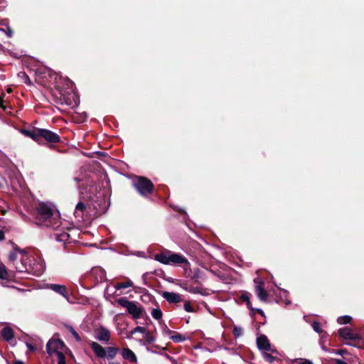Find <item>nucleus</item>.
<instances>
[{
	"mask_svg": "<svg viewBox=\"0 0 364 364\" xmlns=\"http://www.w3.org/2000/svg\"><path fill=\"white\" fill-rule=\"evenodd\" d=\"M298 364H314L311 360L306 359H299Z\"/></svg>",
	"mask_w": 364,
	"mask_h": 364,
	"instance_id": "c9c22d12",
	"label": "nucleus"
},
{
	"mask_svg": "<svg viewBox=\"0 0 364 364\" xmlns=\"http://www.w3.org/2000/svg\"><path fill=\"white\" fill-rule=\"evenodd\" d=\"M352 317L348 315L340 316L337 318V321L339 324H347L350 323Z\"/></svg>",
	"mask_w": 364,
	"mask_h": 364,
	"instance_id": "393cba45",
	"label": "nucleus"
},
{
	"mask_svg": "<svg viewBox=\"0 0 364 364\" xmlns=\"http://www.w3.org/2000/svg\"><path fill=\"white\" fill-rule=\"evenodd\" d=\"M262 357L267 363H272L276 360V358L272 355L269 353H267V351L262 353Z\"/></svg>",
	"mask_w": 364,
	"mask_h": 364,
	"instance_id": "cd10ccee",
	"label": "nucleus"
},
{
	"mask_svg": "<svg viewBox=\"0 0 364 364\" xmlns=\"http://www.w3.org/2000/svg\"><path fill=\"white\" fill-rule=\"evenodd\" d=\"M53 355L56 356L58 364H65V355L63 354V350L58 353H55Z\"/></svg>",
	"mask_w": 364,
	"mask_h": 364,
	"instance_id": "bb28decb",
	"label": "nucleus"
},
{
	"mask_svg": "<svg viewBox=\"0 0 364 364\" xmlns=\"http://www.w3.org/2000/svg\"><path fill=\"white\" fill-rule=\"evenodd\" d=\"M184 310L187 312H194L195 310L188 301L185 302L183 305Z\"/></svg>",
	"mask_w": 364,
	"mask_h": 364,
	"instance_id": "f704fd0d",
	"label": "nucleus"
},
{
	"mask_svg": "<svg viewBox=\"0 0 364 364\" xmlns=\"http://www.w3.org/2000/svg\"><path fill=\"white\" fill-rule=\"evenodd\" d=\"M14 364H24L23 362L21 361V360H16Z\"/></svg>",
	"mask_w": 364,
	"mask_h": 364,
	"instance_id": "09e8293b",
	"label": "nucleus"
},
{
	"mask_svg": "<svg viewBox=\"0 0 364 364\" xmlns=\"http://www.w3.org/2000/svg\"><path fill=\"white\" fill-rule=\"evenodd\" d=\"M283 293L285 296L287 294V292L286 291H283Z\"/></svg>",
	"mask_w": 364,
	"mask_h": 364,
	"instance_id": "864d4df0",
	"label": "nucleus"
},
{
	"mask_svg": "<svg viewBox=\"0 0 364 364\" xmlns=\"http://www.w3.org/2000/svg\"><path fill=\"white\" fill-rule=\"evenodd\" d=\"M122 356L124 360L130 363H136L137 358L135 353L128 348H124L122 350Z\"/></svg>",
	"mask_w": 364,
	"mask_h": 364,
	"instance_id": "2eb2a0df",
	"label": "nucleus"
},
{
	"mask_svg": "<svg viewBox=\"0 0 364 364\" xmlns=\"http://www.w3.org/2000/svg\"><path fill=\"white\" fill-rule=\"evenodd\" d=\"M43 138L50 143H57L60 141V136L50 130L44 129H38V139Z\"/></svg>",
	"mask_w": 364,
	"mask_h": 364,
	"instance_id": "1a4fd4ad",
	"label": "nucleus"
},
{
	"mask_svg": "<svg viewBox=\"0 0 364 364\" xmlns=\"http://www.w3.org/2000/svg\"><path fill=\"white\" fill-rule=\"evenodd\" d=\"M46 289H50L63 296L68 302L70 301V298L68 295V292L67 288L65 285L59 284H47L45 287Z\"/></svg>",
	"mask_w": 364,
	"mask_h": 364,
	"instance_id": "6e6552de",
	"label": "nucleus"
},
{
	"mask_svg": "<svg viewBox=\"0 0 364 364\" xmlns=\"http://www.w3.org/2000/svg\"><path fill=\"white\" fill-rule=\"evenodd\" d=\"M109 364H119V363H115V362H111L109 363Z\"/></svg>",
	"mask_w": 364,
	"mask_h": 364,
	"instance_id": "603ef678",
	"label": "nucleus"
},
{
	"mask_svg": "<svg viewBox=\"0 0 364 364\" xmlns=\"http://www.w3.org/2000/svg\"><path fill=\"white\" fill-rule=\"evenodd\" d=\"M55 240L58 242H65L70 238V235L66 231L57 232L55 233Z\"/></svg>",
	"mask_w": 364,
	"mask_h": 364,
	"instance_id": "a211bd4d",
	"label": "nucleus"
},
{
	"mask_svg": "<svg viewBox=\"0 0 364 364\" xmlns=\"http://www.w3.org/2000/svg\"><path fill=\"white\" fill-rule=\"evenodd\" d=\"M119 351V348L116 347H107L106 348V357L108 359H113Z\"/></svg>",
	"mask_w": 364,
	"mask_h": 364,
	"instance_id": "4be33fe9",
	"label": "nucleus"
},
{
	"mask_svg": "<svg viewBox=\"0 0 364 364\" xmlns=\"http://www.w3.org/2000/svg\"><path fill=\"white\" fill-rule=\"evenodd\" d=\"M151 315L156 320H160L162 318L163 314L159 308H155L151 310Z\"/></svg>",
	"mask_w": 364,
	"mask_h": 364,
	"instance_id": "b1692460",
	"label": "nucleus"
},
{
	"mask_svg": "<svg viewBox=\"0 0 364 364\" xmlns=\"http://www.w3.org/2000/svg\"><path fill=\"white\" fill-rule=\"evenodd\" d=\"M251 310L255 311L258 312L259 314H261L262 316H264V311L260 309H253L252 308V309H251Z\"/></svg>",
	"mask_w": 364,
	"mask_h": 364,
	"instance_id": "a19ab883",
	"label": "nucleus"
},
{
	"mask_svg": "<svg viewBox=\"0 0 364 364\" xmlns=\"http://www.w3.org/2000/svg\"><path fill=\"white\" fill-rule=\"evenodd\" d=\"M21 254L19 262L16 264V272L36 277H39L44 272L45 264L42 258L29 257L26 251H22Z\"/></svg>",
	"mask_w": 364,
	"mask_h": 364,
	"instance_id": "f03ea898",
	"label": "nucleus"
},
{
	"mask_svg": "<svg viewBox=\"0 0 364 364\" xmlns=\"http://www.w3.org/2000/svg\"><path fill=\"white\" fill-rule=\"evenodd\" d=\"M170 338L175 343H181L186 340V337L179 333L171 336Z\"/></svg>",
	"mask_w": 364,
	"mask_h": 364,
	"instance_id": "a878e982",
	"label": "nucleus"
},
{
	"mask_svg": "<svg viewBox=\"0 0 364 364\" xmlns=\"http://www.w3.org/2000/svg\"><path fill=\"white\" fill-rule=\"evenodd\" d=\"M7 276V272L4 266H0V279H6Z\"/></svg>",
	"mask_w": 364,
	"mask_h": 364,
	"instance_id": "473e14b6",
	"label": "nucleus"
},
{
	"mask_svg": "<svg viewBox=\"0 0 364 364\" xmlns=\"http://www.w3.org/2000/svg\"><path fill=\"white\" fill-rule=\"evenodd\" d=\"M0 334L6 341H10L14 338V331L10 327L4 328Z\"/></svg>",
	"mask_w": 364,
	"mask_h": 364,
	"instance_id": "f3484780",
	"label": "nucleus"
},
{
	"mask_svg": "<svg viewBox=\"0 0 364 364\" xmlns=\"http://www.w3.org/2000/svg\"><path fill=\"white\" fill-rule=\"evenodd\" d=\"M65 345L60 340H50L46 345V350L50 355L63 351Z\"/></svg>",
	"mask_w": 364,
	"mask_h": 364,
	"instance_id": "423d86ee",
	"label": "nucleus"
},
{
	"mask_svg": "<svg viewBox=\"0 0 364 364\" xmlns=\"http://www.w3.org/2000/svg\"><path fill=\"white\" fill-rule=\"evenodd\" d=\"M290 303H291V302H290V301H289V300H287V301H285L286 305H289Z\"/></svg>",
	"mask_w": 364,
	"mask_h": 364,
	"instance_id": "3c124183",
	"label": "nucleus"
},
{
	"mask_svg": "<svg viewBox=\"0 0 364 364\" xmlns=\"http://www.w3.org/2000/svg\"><path fill=\"white\" fill-rule=\"evenodd\" d=\"M6 35L8 37L11 38L13 35L12 30L10 28H7Z\"/></svg>",
	"mask_w": 364,
	"mask_h": 364,
	"instance_id": "ea45409f",
	"label": "nucleus"
},
{
	"mask_svg": "<svg viewBox=\"0 0 364 364\" xmlns=\"http://www.w3.org/2000/svg\"><path fill=\"white\" fill-rule=\"evenodd\" d=\"M257 345L259 350L264 351H270L273 353H277V350L272 348L267 337L264 335H261L257 338Z\"/></svg>",
	"mask_w": 364,
	"mask_h": 364,
	"instance_id": "9d476101",
	"label": "nucleus"
},
{
	"mask_svg": "<svg viewBox=\"0 0 364 364\" xmlns=\"http://www.w3.org/2000/svg\"><path fill=\"white\" fill-rule=\"evenodd\" d=\"M117 303L122 307L127 309L128 312L134 318H138L141 316L142 311L141 308L138 307L135 302L129 301L127 298L122 297L117 300Z\"/></svg>",
	"mask_w": 364,
	"mask_h": 364,
	"instance_id": "39448f33",
	"label": "nucleus"
},
{
	"mask_svg": "<svg viewBox=\"0 0 364 364\" xmlns=\"http://www.w3.org/2000/svg\"><path fill=\"white\" fill-rule=\"evenodd\" d=\"M85 176H76V177H75V178H74V180H75L76 182H77V183H79V182H82V181H85Z\"/></svg>",
	"mask_w": 364,
	"mask_h": 364,
	"instance_id": "e433bc0d",
	"label": "nucleus"
},
{
	"mask_svg": "<svg viewBox=\"0 0 364 364\" xmlns=\"http://www.w3.org/2000/svg\"><path fill=\"white\" fill-rule=\"evenodd\" d=\"M254 282L256 284L255 286V292L257 296L262 301H267L268 297V293L264 289V282L259 277L254 279Z\"/></svg>",
	"mask_w": 364,
	"mask_h": 364,
	"instance_id": "0eeeda50",
	"label": "nucleus"
},
{
	"mask_svg": "<svg viewBox=\"0 0 364 364\" xmlns=\"http://www.w3.org/2000/svg\"><path fill=\"white\" fill-rule=\"evenodd\" d=\"M68 329L69 330L70 333L74 336V338H75V340L77 341H81V338L80 337V336L77 333V331L73 328V327L69 326H68Z\"/></svg>",
	"mask_w": 364,
	"mask_h": 364,
	"instance_id": "c756f323",
	"label": "nucleus"
},
{
	"mask_svg": "<svg viewBox=\"0 0 364 364\" xmlns=\"http://www.w3.org/2000/svg\"><path fill=\"white\" fill-rule=\"evenodd\" d=\"M4 239V232L2 230H0V241Z\"/></svg>",
	"mask_w": 364,
	"mask_h": 364,
	"instance_id": "79ce46f5",
	"label": "nucleus"
},
{
	"mask_svg": "<svg viewBox=\"0 0 364 364\" xmlns=\"http://www.w3.org/2000/svg\"><path fill=\"white\" fill-rule=\"evenodd\" d=\"M146 332V329L144 327L142 326H136L131 331V334L133 335L136 333H145Z\"/></svg>",
	"mask_w": 364,
	"mask_h": 364,
	"instance_id": "7c9ffc66",
	"label": "nucleus"
},
{
	"mask_svg": "<svg viewBox=\"0 0 364 364\" xmlns=\"http://www.w3.org/2000/svg\"><path fill=\"white\" fill-rule=\"evenodd\" d=\"M133 185L139 194L141 196H147L151 193L154 189L152 182L142 176H138L133 181Z\"/></svg>",
	"mask_w": 364,
	"mask_h": 364,
	"instance_id": "20e7f679",
	"label": "nucleus"
},
{
	"mask_svg": "<svg viewBox=\"0 0 364 364\" xmlns=\"http://www.w3.org/2000/svg\"><path fill=\"white\" fill-rule=\"evenodd\" d=\"M90 347L97 357L100 358H104L106 357V348L102 347L98 343L92 341L90 343Z\"/></svg>",
	"mask_w": 364,
	"mask_h": 364,
	"instance_id": "4468645a",
	"label": "nucleus"
},
{
	"mask_svg": "<svg viewBox=\"0 0 364 364\" xmlns=\"http://www.w3.org/2000/svg\"><path fill=\"white\" fill-rule=\"evenodd\" d=\"M95 338L99 341L107 343L110 339V333L107 328L101 326L95 331Z\"/></svg>",
	"mask_w": 364,
	"mask_h": 364,
	"instance_id": "9b49d317",
	"label": "nucleus"
},
{
	"mask_svg": "<svg viewBox=\"0 0 364 364\" xmlns=\"http://www.w3.org/2000/svg\"><path fill=\"white\" fill-rule=\"evenodd\" d=\"M21 133L23 134L25 136H28L33 140L38 141V129L30 131L27 129H22Z\"/></svg>",
	"mask_w": 364,
	"mask_h": 364,
	"instance_id": "6ab92c4d",
	"label": "nucleus"
},
{
	"mask_svg": "<svg viewBox=\"0 0 364 364\" xmlns=\"http://www.w3.org/2000/svg\"><path fill=\"white\" fill-rule=\"evenodd\" d=\"M3 103H4L3 98H2V97H0V107L4 109Z\"/></svg>",
	"mask_w": 364,
	"mask_h": 364,
	"instance_id": "c03bdc74",
	"label": "nucleus"
},
{
	"mask_svg": "<svg viewBox=\"0 0 364 364\" xmlns=\"http://www.w3.org/2000/svg\"><path fill=\"white\" fill-rule=\"evenodd\" d=\"M338 334L341 338L346 340L356 341L360 338V336L353 332V331L348 327L341 328L338 330Z\"/></svg>",
	"mask_w": 364,
	"mask_h": 364,
	"instance_id": "f8f14e48",
	"label": "nucleus"
},
{
	"mask_svg": "<svg viewBox=\"0 0 364 364\" xmlns=\"http://www.w3.org/2000/svg\"><path fill=\"white\" fill-rule=\"evenodd\" d=\"M311 326L314 331L318 333H322V329L321 328L320 323L317 321H314L312 323Z\"/></svg>",
	"mask_w": 364,
	"mask_h": 364,
	"instance_id": "2f4dec72",
	"label": "nucleus"
},
{
	"mask_svg": "<svg viewBox=\"0 0 364 364\" xmlns=\"http://www.w3.org/2000/svg\"><path fill=\"white\" fill-rule=\"evenodd\" d=\"M2 4H4V0H0V10H1L3 7H4V5H2Z\"/></svg>",
	"mask_w": 364,
	"mask_h": 364,
	"instance_id": "de8ad7c7",
	"label": "nucleus"
},
{
	"mask_svg": "<svg viewBox=\"0 0 364 364\" xmlns=\"http://www.w3.org/2000/svg\"><path fill=\"white\" fill-rule=\"evenodd\" d=\"M86 208L85 205L82 202H79L75 207V215L76 218H82V213Z\"/></svg>",
	"mask_w": 364,
	"mask_h": 364,
	"instance_id": "aec40b11",
	"label": "nucleus"
},
{
	"mask_svg": "<svg viewBox=\"0 0 364 364\" xmlns=\"http://www.w3.org/2000/svg\"><path fill=\"white\" fill-rule=\"evenodd\" d=\"M35 223L38 226L57 229L60 225L59 213L53 205L41 203L36 207Z\"/></svg>",
	"mask_w": 364,
	"mask_h": 364,
	"instance_id": "f257e3e1",
	"label": "nucleus"
},
{
	"mask_svg": "<svg viewBox=\"0 0 364 364\" xmlns=\"http://www.w3.org/2000/svg\"><path fill=\"white\" fill-rule=\"evenodd\" d=\"M162 296L169 303L177 304L182 301L181 296L175 292L164 291Z\"/></svg>",
	"mask_w": 364,
	"mask_h": 364,
	"instance_id": "ddd939ff",
	"label": "nucleus"
},
{
	"mask_svg": "<svg viewBox=\"0 0 364 364\" xmlns=\"http://www.w3.org/2000/svg\"><path fill=\"white\" fill-rule=\"evenodd\" d=\"M154 259L164 264H188V259L178 253L166 251L154 255Z\"/></svg>",
	"mask_w": 364,
	"mask_h": 364,
	"instance_id": "7ed1b4c3",
	"label": "nucleus"
},
{
	"mask_svg": "<svg viewBox=\"0 0 364 364\" xmlns=\"http://www.w3.org/2000/svg\"><path fill=\"white\" fill-rule=\"evenodd\" d=\"M101 274H102V275H101V280H103L105 279V272L103 271H101Z\"/></svg>",
	"mask_w": 364,
	"mask_h": 364,
	"instance_id": "49530a36",
	"label": "nucleus"
},
{
	"mask_svg": "<svg viewBox=\"0 0 364 364\" xmlns=\"http://www.w3.org/2000/svg\"><path fill=\"white\" fill-rule=\"evenodd\" d=\"M346 353H347V351L346 350H338L336 351V354L340 355H343Z\"/></svg>",
	"mask_w": 364,
	"mask_h": 364,
	"instance_id": "58836bf2",
	"label": "nucleus"
},
{
	"mask_svg": "<svg viewBox=\"0 0 364 364\" xmlns=\"http://www.w3.org/2000/svg\"><path fill=\"white\" fill-rule=\"evenodd\" d=\"M27 347L31 350H34V347L31 345V344H29V343H27L26 344Z\"/></svg>",
	"mask_w": 364,
	"mask_h": 364,
	"instance_id": "a18cd8bd",
	"label": "nucleus"
},
{
	"mask_svg": "<svg viewBox=\"0 0 364 364\" xmlns=\"http://www.w3.org/2000/svg\"><path fill=\"white\" fill-rule=\"evenodd\" d=\"M251 296V294L247 291L242 292L240 295V299L246 302V305L249 309H252L250 302Z\"/></svg>",
	"mask_w": 364,
	"mask_h": 364,
	"instance_id": "5701e85b",
	"label": "nucleus"
},
{
	"mask_svg": "<svg viewBox=\"0 0 364 364\" xmlns=\"http://www.w3.org/2000/svg\"><path fill=\"white\" fill-rule=\"evenodd\" d=\"M133 285H134V284L132 282V280L129 279H127L126 281L124 282H119V283L116 284L114 286V288L117 290H119V289H126L128 287H133Z\"/></svg>",
	"mask_w": 364,
	"mask_h": 364,
	"instance_id": "412c9836",
	"label": "nucleus"
},
{
	"mask_svg": "<svg viewBox=\"0 0 364 364\" xmlns=\"http://www.w3.org/2000/svg\"><path fill=\"white\" fill-rule=\"evenodd\" d=\"M24 251L23 250H21L16 248L14 252H11L9 255V260L12 262L14 267L16 269V264L19 262L20 258L22 256L21 252Z\"/></svg>",
	"mask_w": 364,
	"mask_h": 364,
	"instance_id": "dca6fc26",
	"label": "nucleus"
},
{
	"mask_svg": "<svg viewBox=\"0 0 364 364\" xmlns=\"http://www.w3.org/2000/svg\"><path fill=\"white\" fill-rule=\"evenodd\" d=\"M333 361L334 364H348L346 362L340 359H333Z\"/></svg>",
	"mask_w": 364,
	"mask_h": 364,
	"instance_id": "4c0bfd02",
	"label": "nucleus"
},
{
	"mask_svg": "<svg viewBox=\"0 0 364 364\" xmlns=\"http://www.w3.org/2000/svg\"><path fill=\"white\" fill-rule=\"evenodd\" d=\"M144 334V338L148 343H151L155 341L154 337L151 336L149 333L146 332Z\"/></svg>",
	"mask_w": 364,
	"mask_h": 364,
	"instance_id": "72a5a7b5",
	"label": "nucleus"
},
{
	"mask_svg": "<svg viewBox=\"0 0 364 364\" xmlns=\"http://www.w3.org/2000/svg\"><path fill=\"white\" fill-rule=\"evenodd\" d=\"M232 333L235 338H238L242 335L243 331L241 327L235 326Z\"/></svg>",
	"mask_w": 364,
	"mask_h": 364,
	"instance_id": "c85d7f7f",
	"label": "nucleus"
},
{
	"mask_svg": "<svg viewBox=\"0 0 364 364\" xmlns=\"http://www.w3.org/2000/svg\"><path fill=\"white\" fill-rule=\"evenodd\" d=\"M70 85H72V84H73V82H72L71 81H70V80H68V84H67V85H68V86H70Z\"/></svg>",
	"mask_w": 364,
	"mask_h": 364,
	"instance_id": "8fccbe9b",
	"label": "nucleus"
},
{
	"mask_svg": "<svg viewBox=\"0 0 364 364\" xmlns=\"http://www.w3.org/2000/svg\"><path fill=\"white\" fill-rule=\"evenodd\" d=\"M165 333L167 334V335H171L172 331L169 329L167 328V327L166 326V329L164 330Z\"/></svg>",
	"mask_w": 364,
	"mask_h": 364,
	"instance_id": "37998d69",
	"label": "nucleus"
}]
</instances>
